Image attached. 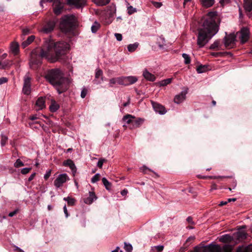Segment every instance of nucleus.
<instances>
[{
    "label": "nucleus",
    "mask_w": 252,
    "mask_h": 252,
    "mask_svg": "<svg viewBox=\"0 0 252 252\" xmlns=\"http://www.w3.org/2000/svg\"><path fill=\"white\" fill-rule=\"evenodd\" d=\"M69 48V44L65 42H54L50 38H46L39 52L36 50L32 52L30 61V67L34 70L38 69L41 64L42 58H45L51 63L57 61L64 63L65 54Z\"/></svg>",
    "instance_id": "nucleus-1"
},
{
    "label": "nucleus",
    "mask_w": 252,
    "mask_h": 252,
    "mask_svg": "<svg viewBox=\"0 0 252 252\" xmlns=\"http://www.w3.org/2000/svg\"><path fill=\"white\" fill-rule=\"evenodd\" d=\"M217 16V12L211 11L204 17L201 27L198 29L197 44L199 47H204L219 32Z\"/></svg>",
    "instance_id": "nucleus-2"
},
{
    "label": "nucleus",
    "mask_w": 252,
    "mask_h": 252,
    "mask_svg": "<svg viewBox=\"0 0 252 252\" xmlns=\"http://www.w3.org/2000/svg\"><path fill=\"white\" fill-rule=\"evenodd\" d=\"M46 79L56 88L59 94L65 91L70 81L64 76L62 70L56 68L48 70L45 76Z\"/></svg>",
    "instance_id": "nucleus-3"
},
{
    "label": "nucleus",
    "mask_w": 252,
    "mask_h": 252,
    "mask_svg": "<svg viewBox=\"0 0 252 252\" xmlns=\"http://www.w3.org/2000/svg\"><path fill=\"white\" fill-rule=\"evenodd\" d=\"M75 17L73 15H66L62 17L60 28L64 32H71L75 22Z\"/></svg>",
    "instance_id": "nucleus-4"
},
{
    "label": "nucleus",
    "mask_w": 252,
    "mask_h": 252,
    "mask_svg": "<svg viewBox=\"0 0 252 252\" xmlns=\"http://www.w3.org/2000/svg\"><path fill=\"white\" fill-rule=\"evenodd\" d=\"M201 252H225L223 249V245H220L212 243L208 245H204L202 244L199 245Z\"/></svg>",
    "instance_id": "nucleus-5"
},
{
    "label": "nucleus",
    "mask_w": 252,
    "mask_h": 252,
    "mask_svg": "<svg viewBox=\"0 0 252 252\" xmlns=\"http://www.w3.org/2000/svg\"><path fill=\"white\" fill-rule=\"evenodd\" d=\"M68 179V176L66 174L63 173L60 174L54 182V186L56 188H59Z\"/></svg>",
    "instance_id": "nucleus-6"
},
{
    "label": "nucleus",
    "mask_w": 252,
    "mask_h": 252,
    "mask_svg": "<svg viewBox=\"0 0 252 252\" xmlns=\"http://www.w3.org/2000/svg\"><path fill=\"white\" fill-rule=\"evenodd\" d=\"M31 78L29 74H26L24 79V85L23 87V92L24 94L28 95L31 93Z\"/></svg>",
    "instance_id": "nucleus-7"
},
{
    "label": "nucleus",
    "mask_w": 252,
    "mask_h": 252,
    "mask_svg": "<svg viewBox=\"0 0 252 252\" xmlns=\"http://www.w3.org/2000/svg\"><path fill=\"white\" fill-rule=\"evenodd\" d=\"M63 3L62 0H55L53 2V11L54 13L59 15L62 12L63 8Z\"/></svg>",
    "instance_id": "nucleus-8"
},
{
    "label": "nucleus",
    "mask_w": 252,
    "mask_h": 252,
    "mask_svg": "<svg viewBox=\"0 0 252 252\" xmlns=\"http://www.w3.org/2000/svg\"><path fill=\"white\" fill-rule=\"evenodd\" d=\"M235 35L233 34H230L226 36L224 38V43L226 47L232 48L235 41Z\"/></svg>",
    "instance_id": "nucleus-9"
},
{
    "label": "nucleus",
    "mask_w": 252,
    "mask_h": 252,
    "mask_svg": "<svg viewBox=\"0 0 252 252\" xmlns=\"http://www.w3.org/2000/svg\"><path fill=\"white\" fill-rule=\"evenodd\" d=\"M188 89L186 88L185 90L182 91L179 94L175 95L174 101L177 104H180L184 101L186 97V94L188 93Z\"/></svg>",
    "instance_id": "nucleus-10"
},
{
    "label": "nucleus",
    "mask_w": 252,
    "mask_h": 252,
    "mask_svg": "<svg viewBox=\"0 0 252 252\" xmlns=\"http://www.w3.org/2000/svg\"><path fill=\"white\" fill-rule=\"evenodd\" d=\"M69 5L74 6L76 8H82L87 4V0H67Z\"/></svg>",
    "instance_id": "nucleus-11"
},
{
    "label": "nucleus",
    "mask_w": 252,
    "mask_h": 252,
    "mask_svg": "<svg viewBox=\"0 0 252 252\" xmlns=\"http://www.w3.org/2000/svg\"><path fill=\"white\" fill-rule=\"evenodd\" d=\"M56 23V22L54 20H50L48 21L43 27L41 31L46 33L50 32L54 30Z\"/></svg>",
    "instance_id": "nucleus-12"
},
{
    "label": "nucleus",
    "mask_w": 252,
    "mask_h": 252,
    "mask_svg": "<svg viewBox=\"0 0 252 252\" xmlns=\"http://www.w3.org/2000/svg\"><path fill=\"white\" fill-rule=\"evenodd\" d=\"M152 104L153 109L156 113L160 115H163L166 113V111L163 106L154 101H152Z\"/></svg>",
    "instance_id": "nucleus-13"
},
{
    "label": "nucleus",
    "mask_w": 252,
    "mask_h": 252,
    "mask_svg": "<svg viewBox=\"0 0 252 252\" xmlns=\"http://www.w3.org/2000/svg\"><path fill=\"white\" fill-rule=\"evenodd\" d=\"M249 37V31L247 28H243L240 32V38L242 43H245Z\"/></svg>",
    "instance_id": "nucleus-14"
},
{
    "label": "nucleus",
    "mask_w": 252,
    "mask_h": 252,
    "mask_svg": "<svg viewBox=\"0 0 252 252\" xmlns=\"http://www.w3.org/2000/svg\"><path fill=\"white\" fill-rule=\"evenodd\" d=\"M138 80V79L135 76H129L126 77H123V85L128 86L132 85Z\"/></svg>",
    "instance_id": "nucleus-15"
},
{
    "label": "nucleus",
    "mask_w": 252,
    "mask_h": 252,
    "mask_svg": "<svg viewBox=\"0 0 252 252\" xmlns=\"http://www.w3.org/2000/svg\"><path fill=\"white\" fill-rule=\"evenodd\" d=\"M63 165L65 166H68L71 170L73 175H75L77 168L74 163L72 160L69 159L64 161L63 162Z\"/></svg>",
    "instance_id": "nucleus-16"
},
{
    "label": "nucleus",
    "mask_w": 252,
    "mask_h": 252,
    "mask_svg": "<svg viewBox=\"0 0 252 252\" xmlns=\"http://www.w3.org/2000/svg\"><path fill=\"white\" fill-rule=\"evenodd\" d=\"M97 199L95 193L93 191H89V196L84 199V202L87 204H91L94 200Z\"/></svg>",
    "instance_id": "nucleus-17"
},
{
    "label": "nucleus",
    "mask_w": 252,
    "mask_h": 252,
    "mask_svg": "<svg viewBox=\"0 0 252 252\" xmlns=\"http://www.w3.org/2000/svg\"><path fill=\"white\" fill-rule=\"evenodd\" d=\"M143 120L141 118L135 119L133 118L131 125L129 126V128L130 129H133L136 127L140 126L141 124L143 123Z\"/></svg>",
    "instance_id": "nucleus-18"
},
{
    "label": "nucleus",
    "mask_w": 252,
    "mask_h": 252,
    "mask_svg": "<svg viewBox=\"0 0 252 252\" xmlns=\"http://www.w3.org/2000/svg\"><path fill=\"white\" fill-rule=\"evenodd\" d=\"M244 7L247 12L252 11V0H244Z\"/></svg>",
    "instance_id": "nucleus-19"
},
{
    "label": "nucleus",
    "mask_w": 252,
    "mask_h": 252,
    "mask_svg": "<svg viewBox=\"0 0 252 252\" xmlns=\"http://www.w3.org/2000/svg\"><path fill=\"white\" fill-rule=\"evenodd\" d=\"M10 50L15 55L18 54L19 51V45L17 42H12L10 44Z\"/></svg>",
    "instance_id": "nucleus-20"
},
{
    "label": "nucleus",
    "mask_w": 252,
    "mask_h": 252,
    "mask_svg": "<svg viewBox=\"0 0 252 252\" xmlns=\"http://www.w3.org/2000/svg\"><path fill=\"white\" fill-rule=\"evenodd\" d=\"M201 5L205 8H209L213 5L215 0H199Z\"/></svg>",
    "instance_id": "nucleus-21"
},
{
    "label": "nucleus",
    "mask_w": 252,
    "mask_h": 252,
    "mask_svg": "<svg viewBox=\"0 0 252 252\" xmlns=\"http://www.w3.org/2000/svg\"><path fill=\"white\" fill-rule=\"evenodd\" d=\"M144 77L147 80L150 81H154L156 79L154 75L149 72L147 70L145 69L143 72Z\"/></svg>",
    "instance_id": "nucleus-22"
},
{
    "label": "nucleus",
    "mask_w": 252,
    "mask_h": 252,
    "mask_svg": "<svg viewBox=\"0 0 252 252\" xmlns=\"http://www.w3.org/2000/svg\"><path fill=\"white\" fill-rule=\"evenodd\" d=\"M236 252H252V244L246 247H239L236 250Z\"/></svg>",
    "instance_id": "nucleus-23"
},
{
    "label": "nucleus",
    "mask_w": 252,
    "mask_h": 252,
    "mask_svg": "<svg viewBox=\"0 0 252 252\" xmlns=\"http://www.w3.org/2000/svg\"><path fill=\"white\" fill-rule=\"evenodd\" d=\"M36 106L38 107V110H41L45 108V99L43 97H39L36 102Z\"/></svg>",
    "instance_id": "nucleus-24"
},
{
    "label": "nucleus",
    "mask_w": 252,
    "mask_h": 252,
    "mask_svg": "<svg viewBox=\"0 0 252 252\" xmlns=\"http://www.w3.org/2000/svg\"><path fill=\"white\" fill-rule=\"evenodd\" d=\"M35 37L33 35H31L29 36L27 39L24 41H23L22 43V47L23 48H26L27 46H28L29 44H30L34 39Z\"/></svg>",
    "instance_id": "nucleus-25"
},
{
    "label": "nucleus",
    "mask_w": 252,
    "mask_h": 252,
    "mask_svg": "<svg viewBox=\"0 0 252 252\" xmlns=\"http://www.w3.org/2000/svg\"><path fill=\"white\" fill-rule=\"evenodd\" d=\"M133 118H134V117L133 116L130 114H127L123 118V120L124 122H125L127 124H128L129 125V126H131Z\"/></svg>",
    "instance_id": "nucleus-26"
},
{
    "label": "nucleus",
    "mask_w": 252,
    "mask_h": 252,
    "mask_svg": "<svg viewBox=\"0 0 252 252\" xmlns=\"http://www.w3.org/2000/svg\"><path fill=\"white\" fill-rule=\"evenodd\" d=\"M49 108L51 112H55L59 108V105L55 101H52Z\"/></svg>",
    "instance_id": "nucleus-27"
},
{
    "label": "nucleus",
    "mask_w": 252,
    "mask_h": 252,
    "mask_svg": "<svg viewBox=\"0 0 252 252\" xmlns=\"http://www.w3.org/2000/svg\"><path fill=\"white\" fill-rule=\"evenodd\" d=\"M163 248L164 247L162 245L152 247L150 252H162Z\"/></svg>",
    "instance_id": "nucleus-28"
},
{
    "label": "nucleus",
    "mask_w": 252,
    "mask_h": 252,
    "mask_svg": "<svg viewBox=\"0 0 252 252\" xmlns=\"http://www.w3.org/2000/svg\"><path fill=\"white\" fill-rule=\"evenodd\" d=\"M139 45V43L135 42L133 44H129L127 46V50L130 52H133L136 50Z\"/></svg>",
    "instance_id": "nucleus-29"
},
{
    "label": "nucleus",
    "mask_w": 252,
    "mask_h": 252,
    "mask_svg": "<svg viewBox=\"0 0 252 252\" xmlns=\"http://www.w3.org/2000/svg\"><path fill=\"white\" fill-rule=\"evenodd\" d=\"M110 0H94V2L98 6H104L109 3Z\"/></svg>",
    "instance_id": "nucleus-30"
},
{
    "label": "nucleus",
    "mask_w": 252,
    "mask_h": 252,
    "mask_svg": "<svg viewBox=\"0 0 252 252\" xmlns=\"http://www.w3.org/2000/svg\"><path fill=\"white\" fill-rule=\"evenodd\" d=\"M63 200L67 201L69 206H74L75 203V199L69 196L63 198Z\"/></svg>",
    "instance_id": "nucleus-31"
},
{
    "label": "nucleus",
    "mask_w": 252,
    "mask_h": 252,
    "mask_svg": "<svg viewBox=\"0 0 252 252\" xmlns=\"http://www.w3.org/2000/svg\"><path fill=\"white\" fill-rule=\"evenodd\" d=\"M208 66L205 65H200L197 68V71L199 73H201L205 72L207 70Z\"/></svg>",
    "instance_id": "nucleus-32"
},
{
    "label": "nucleus",
    "mask_w": 252,
    "mask_h": 252,
    "mask_svg": "<svg viewBox=\"0 0 252 252\" xmlns=\"http://www.w3.org/2000/svg\"><path fill=\"white\" fill-rule=\"evenodd\" d=\"M102 182L103 183V184L105 186L106 189L109 190L111 187L110 183L105 177H103L102 179Z\"/></svg>",
    "instance_id": "nucleus-33"
},
{
    "label": "nucleus",
    "mask_w": 252,
    "mask_h": 252,
    "mask_svg": "<svg viewBox=\"0 0 252 252\" xmlns=\"http://www.w3.org/2000/svg\"><path fill=\"white\" fill-rule=\"evenodd\" d=\"M182 57L184 59V63L186 64H188L190 63V58L188 54L183 53L182 54Z\"/></svg>",
    "instance_id": "nucleus-34"
},
{
    "label": "nucleus",
    "mask_w": 252,
    "mask_h": 252,
    "mask_svg": "<svg viewBox=\"0 0 252 252\" xmlns=\"http://www.w3.org/2000/svg\"><path fill=\"white\" fill-rule=\"evenodd\" d=\"M171 78H168L161 81L159 82V84L160 86H165L170 84L171 82Z\"/></svg>",
    "instance_id": "nucleus-35"
},
{
    "label": "nucleus",
    "mask_w": 252,
    "mask_h": 252,
    "mask_svg": "<svg viewBox=\"0 0 252 252\" xmlns=\"http://www.w3.org/2000/svg\"><path fill=\"white\" fill-rule=\"evenodd\" d=\"M220 45V40H216L210 46V49H219V46Z\"/></svg>",
    "instance_id": "nucleus-36"
},
{
    "label": "nucleus",
    "mask_w": 252,
    "mask_h": 252,
    "mask_svg": "<svg viewBox=\"0 0 252 252\" xmlns=\"http://www.w3.org/2000/svg\"><path fill=\"white\" fill-rule=\"evenodd\" d=\"M103 72L101 69H98L96 70L95 77L96 79L101 78V80L103 81L102 78Z\"/></svg>",
    "instance_id": "nucleus-37"
},
{
    "label": "nucleus",
    "mask_w": 252,
    "mask_h": 252,
    "mask_svg": "<svg viewBox=\"0 0 252 252\" xmlns=\"http://www.w3.org/2000/svg\"><path fill=\"white\" fill-rule=\"evenodd\" d=\"M99 27V24L95 22L91 27V30L93 33H95L98 30Z\"/></svg>",
    "instance_id": "nucleus-38"
},
{
    "label": "nucleus",
    "mask_w": 252,
    "mask_h": 252,
    "mask_svg": "<svg viewBox=\"0 0 252 252\" xmlns=\"http://www.w3.org/2000/svg\"><path fill=\"white\" fill-rule=\"evenodd\" d=\"M124 249L126 252H131L132 250V246L130 244L125 243Z\"/></svg>",
    "instance_id": "nucleus-39"
},
{
    "label": "nucleus",
    "mask_w": 252,
    "mask_h": 252,
    "mask_svg": "<svg viewBox=\"0 0 252 252\" xmlns=\"http://www.w3.org/2000/svg\"><path fill=\"white\" fill-rule=\"evenodd\" d=\"M24 165V163L20 159H17L16 162L14 164V167L16 168H18L21 166H23Z\"/></svg>",
    "instance_id": "nucleus-40"
},
{
    "label": "nucleus",
    "mask_w": 252,
    "mask_h": 252,
    "mask_svg": "<svg viewBox=\"0 0 252 252\" xmlns=\"http://www.w3.org/2000/svg\"><path fill=\"white\" fill-rule=\"evenodd\" d=\"M136 12V9L133 8L132 6H129L127 7V13L128 14L131 15Z\"/></svg>",
    "instance_id": "nucleus-41"
},
{
    "label": "nucleus",
    "mask_w": 252,
    "mask_h": 252,
    "mask_svg": "<svg viewBox=\"0 0 252 252\" xmlns=\"http://www.w3.org/2000/svg\"><path fill=\"white\" fill-rule=\"evenodd\" d=\"M100 175L98 173L94 175L91 179V182L93 183H96L99 180Z\"/></svg>",
    "instance_id": "nucleus-42"
},
{
    "label": "nucleus",
    "mask_w": 252,
    "mask_h": 252,
    "mask_svg": "<svg viewBox=\"0 0 252 252\" xmlns=\"http://www.w3.org/2000/svg\"><path fill=\"white\" fill-rule=\"evenodd\" d=\"M7 140V137L5 136L2 135L1 139V146L2 147L4 146L5 145V143Z\"/></svg>",
    "instance_id": "nucleus-43"
},
{
    "label": "nucleus",
    "mask_w": 252,
    "mask_h": 252,
    "mask_svg": "<svg viewBox=\"0 0 252 252\" xmlns=\"http://www.w3.org/2000/svg\"><path fill=\"white\" fill-rule=\"evenodd\" d=\"M31 169L32 168H24L21 169V173L23 175H25L28 173Z\"/></svg>",
    "instance_id": "nucleus-44"
},
{
    "label": "nucleus",
    "mask_w": 252,
    "mask_h": 252,
    "mask_svg": "<svg viewBox=\"0 0 252 252\" xmlns=\"http://www.w3.org/2000/svg\"><path fill=\"white\" fill-rule=\"evenodd\" d=\"M88 92L87 89H86L85 88H83L81 91V96L82 98H84L85 97V96L87 95Z\"/></svg>",
    "instance_id": "nucleus-45"
},
{
    "label": "nucleus",
    "mask_w": 252,
    "mask_h": 252,
    "mask_svg": "<svg viewBox=\"0 0 252 252\" xmlns=\"http://www.w3.org/2000/svg\"><path fill=\"white\" fill-rule=\"evenodd\" d=\"M51 172H52V170L51 169H49L46 171V173L45 174V175L44 176V179L45 180H47L49 178V177L51 176Z\"/></svg>",
    "instance_id": "nucleus-46"
},
{
    "label": "nucleus",
    "mask_w": 252,
    "mask_h": 252,
    "mask_svg": "<svg viewBox=\"0 0 252 252\" xmlns=\"http://www.w3.org/2000/svg\"><path fill=\"white\" fill-rule=\"evenodd\" d=\"M116 83L123 85V77L115 78Z\"/></svg>",
    "instance_id": "nucleus-47"
},
{
    "label": "nucleus",
    "mask_w": 252,
    "mask_h": 252,
    "mask_svg": "<svg viewBox=\"0 0 252 252\" xmlns=\"http://www.w3.org/2000/svg\"><path fill=\"white\" fill-rule=\"evenodd\" d=\"M106 161L105 159L101 158L99 159V160L97 162V165L99 168H101L103 163Z\"/></svg>",
    "instance_id": "nucleus-48"
},
{
    "label": "nucleus",
    "mask_w": 252,
    "mask_h": 252,
    "mask_svg": "<svg viewBox=\"0 0 252 252\" xmlns=\"http://www.w3.org/2000/svg\"><path fill=\"white\" fill-rule=\"evenodd\" d=\"M152 4L156 8H159L162 5V3L160 2L152 1Z\"/></svg>",
    "instance_id": "nucleus-49"
},
{
    "label": "nucleus",
    "mask_w": 252,
    "mask_h": 252,
    "mask_svg": "<svg viewBox=\"0 0 252 252\" xmlns=\"http://www.w3.org/2000/svg\"><path fill=\"white\" fill-rule=\"evenodd\" d=\"M3 63H4V64H5V68H6L7 67L10 66L12 64V62L11 61L6 60L3 62Z\"/></svg>",
    "instance_id": "nucleus-50"
},
{
    "label": "nucleus",
    "mask_w": 252,
    "mask_h": 252,
    "mask_svg": "<svg viewBox=\"0 0 252 252\" xmlns=\"http://www.w3.org/2000/svg\"><path fill=\"white\" fill-rule=\"evenodd\" d=\"M198 177L200 178H203V179H205V178L218 179V178H220V176H208V177H207V176H198Z\"/></svg>",
    "instance_id": "nucleus-51"
},
{
    "label": "nucleus",
    "mask_w": 252,
    "mask_h": 252,
    "mask_svg": "<svg viewBox=\"0 0 252 252\" xmlns=\"http://www.w3.org/2000/svg\"><path fill=\"white\" fill-rule=\"evenodd\" d=\"M115 36L118 41H121L122 40V35L120 33H116Z\"/></svg>",
    "instance_id": "nucleus-52"
},
{
    "label": "nucleus",
    "mask_w": 252,
    "mask_h": 252,
    "mask_svg": "<svg viewBox=\"0 0 252 252\" xmlns=\"http://www.w3.org/2000/svg\"><path fill=\"white\" fill-rule=\"evenodd\" d=\"M187 221L191 225H194L195 224L194 222L192 220V218L191 217H188L187 219Z\"/></svg>",
    "instance_id": "nucleus-53"
},
{
    "label": "nucleus",
    "mask_w": 252,
    "mask_h": 252,
    "mask_svg": "<svg viewBox=\"0 0 252 252\" xmlns=\"http://www.w3.org/2000/svg\"><path fill=\"white\" fill-rule=\"evenodd\" d=\"M22 33L23 35H28L30 33V30L28 28L23 29Z\"/></svg>",
    "instance_id": "nucleus-54"
},
{
    "label": "nucleus",
    "mask_w": 252,
    "mask_h": 252,
    "mask_svg": "<svg viewBox=\"0 0 252 252\" xmlns=\"http://www.w3.org/2000/svg\"><path fill=\"white\" fill-rule=\"evenodd\" d=\"M18 211H19V210L18 209H17L15 210L14 211H13L11 212H10L8 214V216L10 217H12L15 215H16L18 213Z\"/></svg>",
    "instance_id": "nucleus-55"
},
{
    "label": "nucleus",
    "mask_w": 252,
    "mask_h": 252,
    "mask_svg": "<svg viewBox=\"0 0 252 252\" xmlns=\"http://www.w3.org/2000/svg\"><path fill=\"white\" fill-rule=\"evenodd\" d=\"M7 79L6 77L0 78V85L3 84L7 82Z\"/></svg>",
    "instance_id": "nucleus-56"
},
{
    "label": "nucleus",
    "mask_w": 252,
    "mask_h": 252,
    "mask_svg": "<svg viewBox=\"0 0 252 252\" xmlns=\"http://www.w3.org/2000/svg\"><path fill=\"white\" fill-rule=\"evenodd\" d=\"M116 84V79L115 78H112L109 81V86L110 87L112 86L113 84Z\"/></svg>",
    "instance_id": "nucleus-57"
},
{
    "label": "nucleus",
    "mask_w": 252,
    "mask_h": 252,
    "mask_svg": "<svg viewBox=\"0 0 252 252\" xmlns=\"http://www.w3.org/2000/svg\"><path fill=\"white\" fill-rule=\"evenodd\" d=\"M191 252H201L199 245L195 247Z\"/></svg>",
    "instance_id": "nucleus-58"
},
{
    "label": "nucleus",
    "mask_w": 252,
    "mask_h": 252,
    "mask_svg": "<svg viewBox=\"0 0 252 252\" xmlns=\"http://www.w3.org/2000/svg\"><path fill=\"white\" fill-rule=\"evenodd\" d=\"M63 209L64 213L65 215V217L67 218L69 216V214L67 212L66 206L65 205L63 206Z\"/></svg>",
    "instance_id": "nucleus-59"
},
{
    "label": "nucleus",
    "mask_w": 252,
    "mask_h": 252,
    "mask_svg": "<svg viewBox=\"0 0 252 252\" xmlns=\"http://www.w3.org/2000/svg\"><path fill=\"white\" fill-rule=\"evenodd\" d=\"M35 174H36L35 173H33L32 174H31L28 179V181L29 182L32 181L33 179V178H34Z\"/></svg>",
    "instance_id": "nucleus-60"
},
{
    "label": "nucleus",
    "mask_w": 252,
    "mask_h": 252,
    "mask_svg": "<svg viewBox=\"0 0 252 252\" xmlns=\"http://www.w3.org/2000/svg\"><path fill=\"white\" fill-rule=\"evenodd\" d=\"M53 0H41L40 1V4L41 6H43V3L46 2H52Z\"/></svg>",
    "instance_id": "nucleus-61"
},
{
    "label": "nucleus",
    "mask_w": 252,
    "mask_h": 252,
    "mask_svg": "<svg viewBox=\"0 0 252 252\" xmlns=\"http://www.w3.org/2000/svg\"><path fill=\"white\" fill-rule=\"evenodd\" d=\"M229 0H220V3L221 5H223L224 3L229 2Z\"/></svg>",
    "instance_id": "nucleus-62"
},
{
    "label": "nucleus",
    "mask_w": 252,
    "mask_h": 252,
    "mask_svg": "<svg viewBox=\"0 0 252 252\" xmlns=\"http://www.w3.org/2000/svg\"><path fill=\"white\" fill-rule=\"evenodd\" d=\"M111 252H123V251L120 250L119 247H117L115 250L112 251Z\"/></svg>",
    "instance_id": "nucleus-63"
},
{
    "label": "nucleus",
    "mask_w": 252,
    "mask_h": 252,
    "mask_svg": "<svg viewBox=\"0 0 252 252\" xmlns=\"http://www.w3.org/2000/svg\"><path fill=\"white\" fill-rule=\"evenodd\" d=\"M128 191L127 190V189H123L122 191H121V194L123 195V196H124L125 195H126Z\"/></svg>",
    "instance_id": "nucleus-64"
}]
</instances>
